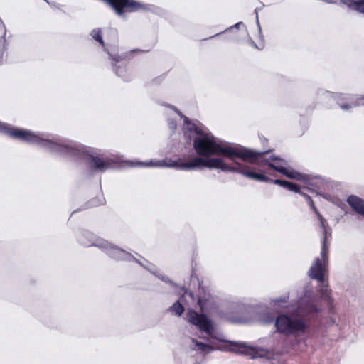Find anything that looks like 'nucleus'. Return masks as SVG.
Wrapping results in <instances>:
<instances>
[{"label": "nucleus", "mask_w": 364, "mask_h": 364, "mask_svg": "<svg viewBox=\"0 0 364 364\" xmlns=\"http://www.w3.org/2000/svg\"><path fill=\"white\" fill-rule=\"evenodd\" d=\"M290 314L282 313L278 315L274 321L276 331L284 336H292L294 339L285 338L279 336H272L261 340L265 347L249 346L245 343L228 341L223 339L222 334L215 335L211 321L204 314H200L192 309H188L186 314L187 321L197 326L200 331L206 333L209 337L215 338L221 342L228 344L223 350L237 354L255 355L259 357L273 358L274 355H282L293 349L299 343L296 339L304 336L308 330V324L304 318H301L290 309Z\"/></svg>", "instance_id": "obj_1"}, {"label": "nucleus", "mask_w": 364, "mask_h": 364, "mask_svg": "<svg viewBox=\"0 0 364 364\" xmlns=\"http://www.w3.org/2000/svg\"><path fill=\"white\" fill-rule=\"evenodd\" d=\"M0 132L39 146L51 154L69 160L77 161L87 157L89 166L97 172H105L123 161L122 156L119 155L97 152L94 149L77 141L52 134L11 127L1 122Z\"/></svg>", "instance_id": "obj_2"}, {"label": "nucleus", "mask_w": 364, "mask_h": 364, "mask_svg": "<svg viewBox=\"0 0 364 364\" xmlns=\"http://www.w3.org/2000/svg\"><path fill=\"white\" fill-rule=\"evenodd\" d=\"M193 147L198 154L197 157L203 159H219L228 168L230 167L227 170L220 168L213 169L239 173L255 181L267 180L264 174L255 172L256 168L254 166L257 164L258 160L262 158L264 152L255 151L230 143L215 136L209 132H204L198 135L193 143Z\"/></svg>", "instance_id": "obj_3"}, {"label": "nucleus", "mask_w": 364, "mask_h": 364, "mask_svg": "<svg viewBox=\"0 0 364 364\" xmlns=\"http://www.w3.org/2000/svg\"><path fill=\"white\" fill-rule=\"evenodd\" d=\"M77 238L78 242L85 247H99L109 257L117 260H134L162 281L172 283L167 277L157 274L156 267L153 264L147 262V265H144L136 259L130 253L112 245L108 241L96 236L88 230L80 231L77 235Z\"/></svg>", "instance_id": "obj_4"}, {"label": "nucleus", "mask_w": 364, "mask_h": 364, "mask_svg": "<svg viewBox=\"0 0 364 364\" xmlns=\"http://www.w3.org/2000/svg\"><path fill=\"white\" fill-rule=\"evenodd\" d=\"M130 166H143V167H166L173 168L180 171H195L204 168H220L223 170L229 169L221 159H203L200 157H192L191 159H178L173 160L166 158L163 160H150L146 162L141 161H128Z\"/></svg>", "instance_id": "obj_5"}, {"label": "nucleus", "mask_w": 364, "mask_h": 364, "mask_svg": "<svg viewBox=\"0 0 364 364\" xmlns=\"http://www.w3.org/2000/svg\"><path fill=\"white\" fill-rule=\"evenodd\" d=\"M331 237V230L329 232H323L321 240V251L320 257L315 259L313 264L308 272V275L311 279L319 282H323L326 279V274L328 266V239Z\"/></svg>", "instance_id": "obj_6"}, {"label": "nucleus", "mask_w": 364, "mask_h": 364, "mask_svg": "<svg viewBox=\"0 0 364 364\" xmlns=\"http://www.w3.org/2000/svg\"><path fill=\"white\" fill-rule=\"evenodd\" d=\"M289 308L301 318L316 315L322 311L320 299L311 290H306L303 296L296 302L291 303Z\"/></svg>", "instance_id": "obj_7"}, {"label": "nucleus", "mask_w": 364, "mask_h": 364, "mask_svg": "<svg viewBox=\"0 0 364 364\" xmlns=\"http://www.w3.org/2000/svg\"><path fill=\"white\" fill-rule=\"evenodd\" d=\"M111 6L116 14L120 17H125L126 12H136L139 11H152L154 6L144 4L135 0H103Z\"/></svg>", "instance_id": "obj_8"}, {"label": "nucleus", "mask_w": 364, "mask_h": 364, "mask_svg": "<svg viewBox=\"0 0 364 364\" xmlns=\"http://www.w3.org/2000/svg\"><path fill=\"white\" fill-rule=\"evenodd\" d=\"M327 98L335 100L341 109L347 111L353 107L364 105V95H355L349 94L323 92Z\"/></svg>", "instance_id": "obj_9"}, {"label": "nucleus", "mask_w": 364, "mask_h": 364, "mask_svg": "<svg viewBox=\"0 0 364 364\" xmlns=\"http://www.w3.org/2000/svg\"><path fill=\"white\" fill-rule=\"evenodd\" d=\"M183 294L169 309L170 311L177 316H181L184 311V305H192L196 301L194 294L191 291L183 290Z\"/></svg>", "instance_id": "obj_10"}, {"label": "nucleus", "mask_w": 364, "mask_h": 364, "mask_svg": "<svg viewBox=\"0 0 364 364\" xmlns=\"http://www.w3.org/2000/svg\"><path fill=\"white\" fill-rule=\"evenodd\" d=\"M178 114L181 116V118L184 119L183 124V134L186 138L192 140L193 143L194 142L195 139L198 135L203 134L204 131H203L200 128L198 127L195 124L189 122L188 118L183 116L181 113L178 112L175 107H172Z\"/></svg>", "instance_id": "obj_11"}, {"label": "nucleus", "mask_w": 364, "mask_h": 364, "mask_svg": "<svg viewBox=\"0 0 364 364\" xmlns=\"http://www.w3.org/2000/svg\"><path fill=\"white\" fill-rule=\"evenodd\" d=\"M90 36L93 40L98 42L102 46L104 50L107 53L110 59H113L115 61L119 60V55L117 53V48L112 47H106L102 36V30L100 28L93 29L90 33Z\"/></svg>", "instance_id": "obj_12"}, {"label": "nucleus", "mask_w": 364, "mask_h": 364, "mask_svg": "<svg viewBox=\"0 0 364 364\" xmlns=\"http://www.w3.org/2000/svg\"><path fill=\"white\" fill-rule=\"evenodd\" d=\"M321 284L319 286V294L320 298L326 302L328 311L330 313L333 312L334 306H333V298L331 295V290L328 287V280H324L323 282H320Z\"/></svg>", "instance_id": "obj_13"}, {"label": "nucleus", "mask_w": 364, "mask_h": 364, "mask_svg": "<svg viewBox=\"0 0 364 364\" xmlns=\"http://www.w3.org/2000/svg\"><path fill=\"white\" fill-rule=\"evenodd\" d=\"M205 339L208 343H205L201 341H198L196 338H191L190 343L188 344L189 348L192 350L196 351L200 354H208L213 351L215 348L212 347L211 342L208 338H203Z\"/></svg>", "instance_id": "obj_14"}, {"label": "nucleus", "mask_w": 364, "mask_h": 364, "mask_svg": "<svg viewBox=\"0 0 364 364\" xmlns=\"http://www.w3.org/2000/svg\"><path fill=\"white\" fill-rule=\"evenodd\" d=\"M282 174L287 178L303 181L306 186L314 185L312 182L313 178L310 176L302 174L293 168L285 166Z\"/></svg>", "instance_id": "obj_15"}, {"label": "nucleus", "mask_w": 364, "mask_h": 364, "mask_svg": "<svg viewBox=\"0 0 364 364\" xmlns=\"http://www.w3.org/2000/svg\"><path fill=\"white\" fill-rule=\"evenodd\" d=\"M300 195L304 198L305 200L309 204L311 209L314 211V213L316 215V217L320 223L323 232H329L330 228H328V225L326 220L321 215L320 212L315 206L312 198L309 195H307L306 193H305L304 192L300 193Z\"/></svg>", "instance_id": "obj_16"}, {"label": "nucleus", "mask_w": 364, "mask_h": 364, "mask_svg": "<svg viewBox=\"0 0 364 364\" xmlns=\"http://www.w3.org/2000/svg\"><path fill=\"white\" fill-rule=\"evenodd\" d=\"M262 161L271 168L277 171L281 174L284 171V169L287 164V162L282 159L273 156H272L269 159H263Z\"/></svg>", "instance_id": "obj_17"}, {"label": "nucleus", "mask_w": 364, "mask_h": 364, "mask_svg": "<svg viewBox=\"0 0 364 364\" xmlns=\"http://www.w3.org/2000/svg\"><path fill=\"white\" fill-rule=\"evenodd\" d=\"M347 203L354 211L364 217V200L351 195L348 197Z\"/></svg>", "instance_id": "obj_18"}, {"label": "nucleus", "mask_w": 364, "mask_h": 364, "mask_svg": "<svg viewBox=\"0 0 364 364\" xmlns=\"http://www.w3.org/2000/svg\"><path fill=\"white\" fill-rule=\"evenodd\" d=\"M341 3L351 11L364 14V0H340Z\"/></svg>", "instance_id": "obj_19"}, {"label": "nucleus", "mask_w": 364, "mask_h": 364, "mask_svg": "<svg viewBox=\"0 0 364 364\" xmlns=\"http://www.w3.org/2000/svg\"><path fill=\"white\" fill-rule=\"evenodd\" d=\"M119 61H115L113 59H111L112 60L113 69H114L115 73L118 76L122 77L124 80H129L130 77H129V75L127 73L126 68L125 67H121V66H119L118 68L116 67L115 63H119L122 60V58L119 55Z\"/></svg>", "instance_id": "obj_20"}, {"label": "nucleus", "mask_w": 364, "mask_h": 364, "mask_svg": "<svg viewBox=\"0 0 364 364\" xmlns=\"http://www.w3.org/2000/svg\"><path fill=\"white\" fill-rule=\"evenodd\" d=\"M255 14H256L257 23V26H258V28H259V38H260V42L259 43L258 45H257L252 39H250L249 40V44L250 46L256 48L257 49L262 50L264 48V38L262 36L261 28H260V26H259V19H258V15H257V9H255Z\"/></svg>", "instance_id": "obj_21"}, {"label": "nucleus", "mask_w": 364, "mask_h": 364, "mask_svg": "<svg viewBox=\"0 0 364 364\" xmlns=\"http://www.w3.org/2000/svg\"><path fill=\"white\" fill-rule=\"evenodd\" d=\"M258 319L259 322L264 325L271 323L275 321L274 316L267 311H264L263 313L260 314Z\"/></svg>", "instance_id": "obj_22"}, {"label": "nucleus", "mask_w": 364, "mask_h": 364, "mask_svg": "<svg viewBox=\"0 0 364 364\" xmlns=\"http://www.w3.org/2000/svg\"><path fill=\"white\" fill-rule=\"evenodd\" d=\"M289 299V294H285L281 296L277 297L271 301V304L273 306H281L282 304H286Z\"/></svg>", "instance_id": "obj_23"}, {"label": "nucleus", "mask_w": 364, "mask_h": 364, "mask_svg": "<svg viewBox=\"0 0 364 364\" xmlns=\"http://www.w3.org/2000/svg\"><path fill=\"white\" fill-rule=\"evenodd\" d=\"M6 33V29L2 20L0 18V46L3 48L6 47V39L5 35Z\"/></svg>", "instance_id": "obj_24"}, {"label": "nucleus", "mask_w": 364, "mask_h": 364, "mask_svg": "<svg viewBox=\"0 0 364 364\" xmlns=\"http://www.w3.org/2000/svg\"><path fill=\"white\" fill-rule=\"evenodd\" d=\"M266 177L267 178V180L264 181V182L271 181V182L274 183V184L279 185L282 187H283L284 186V183L286 182V181L279 180V179L272 180L269 178H268L267 176H266Z\"/></svg>", "instance_id": "obj_25"}, {"label": "nucleus", "mask_w": 364, "mask_h": 364, "mask_svg": "<svg viewBox=\"0 0 364 364\" xmlns=\"http://www.w3.org/2000/svg\"><path fill=\"white\" fill-rule=\"evenodd\" d=\"M290 191L295 192V193H299V194H300V193H301L300 191V187L297 184L294 183H291V185L290 187Z\"/></svg>", "instance_id": "obj_26"}, {"label": "nucleus", "mask_w": 364, "mask_h": 364, "mask_svg": "<svg viewBox=\"0 0 364 364\" xmlns=\"http://www.w3.org/2000/svg\"><path fill=\"white\" fill-rule=\"evenodd\" d=\"M168 127L171 129L172 130H176V127H177V124H176V122L175 120H169L168 121Z\"/></svg>", "instance_id": "obj_27"}, {"label": "nucleus", "mask_w": 364, "mask_h": 364, "mask_svg": "<svg viewBox=\"0 0 364 364\" xmlns=\"http://www.w3.org/2000/svg\"><path fill=\"white\" fill-rule=\"evenodd\" d=\"M240 26H243V23L242 22H238L236 24H235L233 26H231L229 28L226 29V31H230V30H232L233 28H238Z\"/></svg>", "instance_id": "obj_28"}, {"label": "nucleus", "mask_w": 364, "mask_h": 364, "mask_svg": "<svg viewBox=\"0 0 364 364\" xmlns=\"http://www.w3.org/2000/svg\"><path fill=\"white\" fill-rule=\"evenodd\" d=\"M198 306L200 307L202 311H204V304L203 303V300L201 298H198L197 301Z\"/></svg>", "instance_id": "obj_29"}, {"label": "nucleus", "mask_w": 364, "mask_h": 364, "mask_svg": "<svg viewBox=\"0 0 364 364\" xmlns=\"http://www.w3.org/2000/svg\"><path fill=\"white\" fill-rule=\"evenodd\" d=\"M291 182H289V181H287L285 182L284 183V186H283V188L290 191V187H291Z\"/></svg>", "instance_id": "obj_30"}, {"label": "nucleus", "mask_w": 364, "mask_h": 364, "mask_svg": "<svg viewBox=\"0 0 364 364\" xmlns=\"http://www.w3.org/2000/svg\"><path fill=\"white\" fill-rule=\"evenodd\" d=\"M309 190H310L311 192H314L313 190L311 189V188H308Z\"/></svg>", "instance_id": "obj_31"}, {"label": "nucleus", "mask_w": 364, "mask_h": 364, "mask_svg": "<svg viewBox=\"0 0 364 364\" xmlns=\"http://www.w3.org/2000/svg\"><path fill=\"white\" fill-rule=\"evenodd\" d=\"M220 33H216V35H215V36H218ZM213 37H214V36H213Z\"/></svg>", "instance_id": "obj_32"}, {"label": "nucleus", "mask_w": 364, "mask_h": 364, "mask_svg": "<svg viewBox=\"0 0 364 364\" xmlns=\"http://www.w3.org/2000/svg\"><path fill=\"white\" fill-rule=\"evenodd\" d=\"M46 2H48L47 0H45Z\"/></svg>", "instance_id": "obj_33"}]
</instances>
